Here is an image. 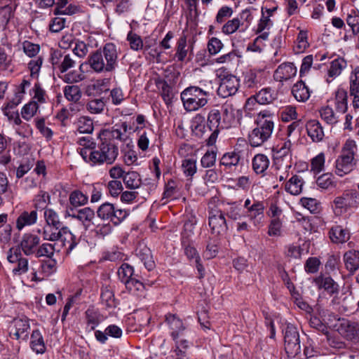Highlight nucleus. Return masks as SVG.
Instances as JSON below:
<instances>
[{
    "label": "nucleus",
    "mask_w": 359,
    "mask_h": 359,
    "mask_svg": "<svg viewBox=\"0 0 359 359\" xmlns=\"http://www.w3.org/2000/svg\"><path fill=\"white\" fill-rule=\"evenodd\" d=\"M241 158V151L233 150L232 151L225 153L221 160V165H224L226 168H231L238 164Z\"/></svg>",
    "instance_id": "nucleus-42"
},
{
    "label": "nucleus",
    "mask_w": 359,
    "mask_h": 359,
    "mask_svg": "<svg viewBox=\"0 0 359 359\" xmlns=\"http://www.w3.org/2000/svg\"><path fill=\"white\" fill-rule=\"evenodd\" d=\"M309 46L308 41V32L306 30H300L296 41L294 50L297 53H303Z\"/></svg>",
    "instance_id": "nucleus-56"
},
{
    "label": "nucleus",
    "mask_w": 359,
    "mask_h": 359,
    "mask_svg": "<svg viewBox=\"0 0 359 359\" xmlns=\"http://www.w3.org/2000/svg\"><path fill=\"white\" fill-rule=\"evenodd\" d=\"M266 73L261 69H250L243 74V85L247 88H255L264 82Z\"/></svg>",
    "instance_id": "nucleus-16"
},
{
    "label": "nucleus",
    "mask_w": 359,
    "mask_h": 359,
    "mask_svg": "<svg viewBox=\"0 0 359 359\" xmlns=\"http://www.w3.org/2000/svg\"><path fill=\"white\" fill-rule=\"evenodd\" d=\"M97 216L103 219L111 222L115 225L120 224L128 215L125 209H116L114 205L109 203L102 204L97 209Z\"/></svg>",
    "instance_id": "nucleus-9"
},
{
    "label": "nucleus",
    "mask_w": 359,
    "mask_h": 359,
    "mask_svg": "<svg viewBox=\"0 0 359 359\" xmlns=\"http://www.w3.org/2000/svg\"><path fill=\"white\" fill-rule=\"evenodd\" d=\"M44 58L42 55L31 58L27 63V69L30 72V77L37 79L39 76Z\"/></svg>",
    "instance_id": "nucleus-46"
},
{
    "label": "nucleus",
    "mask_w": 359,
    "mask_h": 359,
    "mask_svg": "<svg viewBox=\"0 0 359 359\" xmlns=\"http://www.w3.org/2000/svg\"><path fill=\"white\" fill-rule=\"evenodd\" d=\"M284 344L286 353L289 356H294L300 352L301 345L299 334L297 328L292 324L288 323L283 330Z\"/></svg>",
    "instance_id": "nucleus-8"
},
{
    "label": "nucleus",
    "mask_w": 359,
    "mask_h": 359,
    "mask_svg": "<svg viewBox=\"0 0 359 359\" xmlns=\"http://www.w3.org/2000/svg\"><path fill=\"white\" fill-rule=\"evenodd\" d=\"M346 269L350 273H354L359 269V251L349 250L343 257Z\"/></svg>",
    "instance_id": "nucleus-26"
},
{
    "label": "nucleus",
    "mask_w": 359,
    "mask_h": 359,
    "mask_svg": "<svg viewBox=\"0 0 359 359\" xmlns=\"http://www.w3.org/2000/svg\"><path fill=\"white\" fill-rule=\"evenodd\" d=\"M338 331L346 339L356 341L359 338V323L348 320H343L338 327Z\"/></svg>",
    "instance_id": "nucleus-17"
},
{
    "label": "nucleus",
    "mask_w": 359,
    "mask_h": 359,
    "mask_svg": "<svg viewBox=\"0 0 359 359\" xmlns=\"http://www.w3.org/2000/svg\"><path fill=\"white\" fill-rule=\"evenodd\" d=\"M256 127L249 134V142L252 147H259L271 136L273 128V114L269 110L260 111L255 118Z\"/></svg>",
    "instance_id": "nucleus-2"
},
{
    "label": "nucleus",
    "mask_w": 359,
    "mask_h": 359,
    "mask_svg": "<svg viewBox=\"0 0 359 359\" xmlns=\"http://www.w3.org/2000/svg\"><path fill=\"white\" fill-rule=\"evenodd\" d=\"M69 204L78 208L86 205L88 201V196L80 190H74L72 191L69 196Z\"/></svg>",
    "instance_id": "nucleus-45"
},
{
    "label": "nucleus",
    "mask_w": 359,
    "mask_h": 359,
    "mask_svg": "<svg viewBox=\"0 0 359 359\" xmlns=\"http://www.w3.org/2000/svg\"><path fill=\"white\" fill-rule=\"evenodd\" d=\"M292 142L290 140L278 144L276 148V158H291Z\"/></svg>",
    "instance_id": "nucleus-53"
},
{
    "label": "nucleus",
    "mask_w": 359,
    "mask_h": 359,
    "mask_svg": "<svg viewBox=\"0 0 359 359\" xmlns=\"http://www.w3.org/2000/svg\"><path fill=\"white\" fill-rule=\"evenodd\" d=\"M208 126L210 130L212 131L209 137L208 143L212 144L215 141L219 130L222 129V114L219 109L214 108L209 111Z\"/></svg>",
    "instance_id": "nucleus-15"
},
{
    "label": "nucleus",
    "mask_w": 359,
    "mask_h": 359,
    "mask_svg": "<svg viewBox=\"0 0 359 359\" xmlns=\"http://www.w3.org/2000/svg\"><path fill=\"white\" fill-rule=\"evenodd\" d=\"M304 182L298 175H293L285 184V190L292 195H299L302 191Z\"/></svg>",
    "instance_id": "nucleus-40"
},
{
    "label": "nucleus",
    "mask_w": 359,
    "mask_h": 359,
    "mask_svg": "<svg viewBox=\"0 0 359 359\" xmlns=\"http://www.w3.org/2000/svg\"><path fill=\"white\" fill-rule=\"evenodd\" d=\"M191 128L196 136L202 137L206 132L205 116L201 114H196L191 119Z\"/></svg>",
    "instance_id": "nucleus-36"
},
{
    "label": "nucleus",
    "mask_w": 359,
    "mask_h": 359,
    "mask_svg": "<svg viewBox=\"0 0 359 359\" xmlns=\"http://www.w3.org/2000/svg\"><path fill=\"white\" fill-rule=\"evenodd\" d=\"M102 302L105 304L107 308H114L116 303L114 299V292L110 287L105 286L102 288L101 292Z\"/></svg>",
    "instance_id": "nucleus-49"
},
{
    "label": "nucleus",
    "mask_w": 359,
    "mask_h": 359,
    "mask_svg": "<svg viewBox=\"0 0 359 359\" xmlns=\"http://www.w3.org/2000/svg\"><path fill=\"white\" fill-rule=\"evenodd\" d=\"M346 62L342 57H337L332 60L327 70L326 81L327 83L332 82L341 74L342 70L346 68Z\"/></svg>",
    "instance_id": "nucleus-24"
},
{
    "label": "nucleus",
    "mask_w": 359,
    "mask_h": 359,
    "mask_svg": "<svg viewBox=\"0 0 359 359\" xmlns=\"http://www.w3.org/2000/svg\"><path fill=\"white\" fill-rule=\"evenodd\" d=\"M30 346L32 349L37 354H42L46 350L43 337L39 330H35L31 334Z\"/></svg>",
    "instance_id": "nucleus-34"
},
{
    "label": "nucleus",
    "mask_w": 359,
    "mask_h": 359,
    "mask_svg": "<svg viewBox=\"0 0 359 359\" xmlns=\"http://www.w3.org/2000/svg\"><path fill=\"white\" fill-rule=\"evenodd\" d=\"M137 255L148 271H151L152 269H154L155 264L149 249L144 248L142 250H140L137 252Z\"/></svg>",
    "instance_id": "nucleus-58"
},
{
    "label": "nucleus",
    "mask_w": 359,
    "mask_h": 359,
    "mask_svg": "<svg viewBox=\"0 0 359 359\" xmlns=\"http://www.w3.org/2000/svg\"><path fill=\"white\" fill-rule=\"evenodd\" d=\"M210 93L198 86L186 88L180 94L183 107L186 111H196L205 107L209 100Z\"/></svg>",
    "instance_id": "nucleus-5"
},
{
    "label": "nucleus",
    "mask_w": 359,
    "mask_h": 359,
    "mask_svg": "<svg viewBox=\"0 0 359 359\" xmlns=\"http://www.w3.org/2000/svg\"><path fill=\"white\" fill-rule=\"evenodd\" d=\"M127 41L129 43L130 48L133 50L138 51L144 48L145 51L149 48V46L144 45L141 36L133 31L128 33Z\"/></svg>",
    "instance_id": "nucleus-44"
},
{
    "label": "nucleus",
    "mask_w": 359,
    "mask_h": 359,
    "mask_svg": "<svg viewBox=\"0 0 359 359\" xmlns=\"http://www.w3.org/2000/svg\"><path fill=\"white\" fill-rule=\"evenodd\" d=\"M106 107L104 98H95L87 102L86 108L87 111L93 114H102Z\"/></svg>",
    "instance_id": "nucleus-43"
},
{
    "label": "nucleus",
    "mask_w": 359,
    "mask_h": 359,
    "mask_svg": "<svg viewBox=\"0 0 359 359\" xmlns=\"http://www.w3.org/2000/svg\"><path fill=\"white\" fill-rule=\"evenodd\" d=\"M133 268L130 265L123 264L118 270V278L125 284L133 278Z\"/></svg>",
    "instance_id": "nucleus-63"
},
{
    "label": "nucleus",
    "mask_w": 359,
    "mask_h": 359,
    "mask_svg": "<svg viewBox=\"0 0 359 359\" xmlns=\"http://www.w3.org/2000/svg\"><path fill=\"white\" fill-rule=\"evenodd\" d=\"M29 329V321L27 318H15L10 324L9 335L16 340L27 341Z\"/></svg>",
    "instance_id": "nucleus-11"
},
{
    "label": "nucleus",
    "mask_w": 359,
    "mask_h": 359,
    "mask_svg": "<svg viewBox=\"0 0 359 359\" xmlns=\"http://www.w3.org/2000/svg\"><path fill=\"white\" fill-rule=\"evenodd\" d=\"M40 243V238L32 233H24L19 243V248L25 255H35L39 245Z\"/></svg>",
    "instance_id": "nucleus-14"
},
{
    "label": "nucleus",
    "mask_w": 359,
    "mask_h": 359,
    "mask_svg": "<svg viewBox=\"0 0 359 359\" xmlns=\"http://www.w3.org/2000/svg\"><path fill=\"white\" fill-rule=\"evenodd\" d=\"M264 205L261 201H255L252 203L248 211H246V215L255 226H258L262 222L264 219Z\"/></svg>",
    "instance_id": "nucleus-22"
},
{
    "label": "nucleus",
    "mask_w": 359,
    "mask_h": 359,
    "mask_svg": "<svg viewBox=\"0 0 359 359\" xmlns=\"http://www.w3.org/2000/svg\"><path fill=\"white\" fill-rule=\"evenodd\" d=\"M166 323L171 330V336L174 340H177L179 336L185 330V327L182 320L177 316L168 314L166 316Z\"/></svg>",
    "instance_id": "nucleus-25"
},
{
    "label": "nucleus",
    "mask_w": 359,
    "mask_h": 359,
    "mask_svg": "<svg viewBox=\"0 0 359 359\" xmlns=\"http://www.w3.org/2000/svg\"><path fill=\"white\" fill-rule=\"evenodd\" d=\"M118 48L113 43H106L102 49L88 56L87 63L96 73L111 72L118 65Z\"/></svg>",
    "instance_id": "nucleus-1"
},
{
    "label": "nucleus",
    "mask_w": 359,
    "mask_h": 359,
    "mask_svg": "<svg viewBox=\"0 0 359 359\" xmlns=\"http://www.w3.org/2000/svg\"><path fill=\"white\" fill-rule=\"evenodd\" d=\"M38 220V212L36 210H23L21 212L17 219L15 227L18 231H22L26 226L35 224Z\"/></svg>",
    "instance_id": "nucleus-18"
},
{
    "label": "nucleus",
    "mask_w": 359,
    "mask_h": 359,
    "mask_svg": "<svg viewBox=\"0 0 359 359\" xmlns=\"http://www.w3.org/2000/svg\"><path fill=\"white\" fill-rule=\"evenodd\" d=\"M84 79L83 70H72L65 74L62 76L64 81L68 83H78L84 80Z\"/></svg>",
    "instance_id": "nucleus-62"
},
{
    "label": "nucleus",
    "mask_w": 359,
    "mask_h": 359,
    "mask_svg": "<svg viewBox=\"0 0 359 359\" xmlns=\"http://www.w3.org/2000/svg\"><path fill=\"white\" fill-rule=\"evenodd\" d=\"M319 113L321 118L328 124L333 125L339 121L338 116L334 112L332 108L329 106L322 107Z\"/></svg>",
    "instance_id": "nucleus-52"
},
{
    "label": "nucleus",
    "mask_w": 359,
    "mask_h": 359,
    "mask_svg": "<svg viewBox=\"0 0 359 359\" xmlns=\"http://www.w3.org/2000/svg\"><path fill=\"white\" fill-rule=\"evenodd\" d=\"M234 109L231 104H225L222 106L221 114L222 115V128H229L235 121Z\"/></svg>",
    "instance_id": "nucleus-41"
},
{
    "label": "nucleus",
    "mask_w": 359,
    "mask_h": 359,
    "mask_svg": "<svg viewBox=\"0 0 359 359\" xmlns=\"http://www.w3.org/2000/svg\"><path fill=\"white\" fill-rule=\"evenodd\" d=\"M273 26V22L269 18V15H266L265 13L262 11V15L257 24L255 29L256 34L259 35L255 39V42L258 43L262 41H266L269 38V29Z\"/></svg>",
    "instance_id": "nucleus-20"
},
{
    "label": "nucleus",
    "mask_w": 359,
    "mask_h": 359,
    "mask_svg": "<svg viewBox=\"0 0 359 359\" xmlns=\"http://www.w3.org/2000/svg\"><path fill=\"white\" fill-rule=\"evenodd\" d=\"M192 51L191 46L187 45V36L183 35L179 38L176 45L175 57L179 62H183L186 60L189 54Z\"/></svg>",
    "instance_id": "nucleus-28"
},
{
    "label": "nucleus",
    "mask_w": 359,
    "mask_h": 359,
    "mask_svg": "<svg viewBox=\"0 0 359 359\" xmlns=\"http://www.w3.org/2000/svg\"><path fill=\"white\" fill-rule=\"evenodd\" d=\"M50 62L54 69L64 74L69 69L76 66V61L70 55H62L60 50H54L51 53Z\"/></svg>",
    "instance_id": "nucleus-13"
},
{
    "label": "nucleus",
    "mask_w": 359,
    "mask_h": 359,
    "mask_svg": "<svg viewBox=\"0 0 359 359\" xmlns=\"http://www.w3.org/2000/svg\"><path fill=\"white\" fill-rule=\"evenodd\" d=\"M65 97L71 102H76L81 97V90L77 86H67L64 88Z\"/></svg>",
    "instance_id": "nucleus-59"
},
{
    "label": "nucleus",
    "mask_w": 359,
    "mask_h": 359,
    "mask_svg": "<svg viewBox=\"0 0 359 359\" xmlns=\"http://www.w3.org/2000/svg\"><path fill=\"white\" fill-rule=\"evenodd\" d=\"M70 216L84 224L86 222L92 221L95 217V212L91 208L87 207L79 210L76 214Z\"/></svg>",
    "instance_id": "nucleus-60"
},
{
    "label": "nucleus",
    "mask_w": 359,
    "mask_h": 359,
    "mask_svg": "<svg viewBox=\"0 0 359 359\" xmlns=\"http://www.w3.org/2000/svg\"><path fill=\"white\" fill-rule=\"evenodd\" d=\"M182 244L184 247V254L187 257L190 261L198 262V259H201L200 255L190 240H182Z\"/></svg>",
    "instance_id": "nucleus-55"
},
{
    "label": "nucleus",
    "mask_w": 359,
    "mask_h": 359,
    "mask_svg": "<svg viewBox=\"0 0 359 359\" xmlns=\"http://www.w3.org/2000/svg\"><path fill=\"white\" fill-rule=\"evenodd\" d=\"M306 132L309 137L314 142H319L325 136L323 126L317 120H310L306 124Z\"/></svg>",
    "instance_id": "nucleus-23"
},
{
    "label": "nucleus",
    "mask_w": 359,
    "mask_h": 359,
    "mask_svg": "<svg viewBox=\"0 0 359 359\" xmlns=\"http://www.w3.org/2000/svg\"><path fill=\"white\" fill-rule=\"evenodd\" d=\"M238 88V80L236 76L223 79L218 88V94L223 97L234 95Z\"/></svg>",
    "instance_id": "nucleus-21"
},
{
    "label": "nucleus",
    "mask_w": 359,
    "mask_h": 359,
    "mask_svg": "<svg viewBox=\"0 0 359 359\" xmlns=\"http://www.w3.org/2000/svg\"><path fill=\"white\" fill-rule=\"evenodd\" d=\"M123 182L128 189H137L141 184L140 176L137 172H128L123 176Z\"/></svg>",
    "instance_id": "nucleus-47"
},
{
    "label": "nucleus",
    "mask_w": 359,
    "mask_h": 359,
    "mask_svg": "<svg viewBox=\"0 0 359 359\" xmlns=\"http://www.w3.org/2000/svg\"><path fill=\"white\" fill-rule=\"evenodd\" d=\"M297 74L296 67L291 62H285L280 65L273 74L276 81L283 82L294 77Z\"/></svg>",
    "instance_id": "nucleus-19"
},
{
    "label": "nucleus",
    "mask_w": 359,
    "mask_h": 359,
    "mask_svg": "<svg viewBox=\"0 0 359 359\" xmlns=\"http://www.w3.org/2000/svg\"><path fill=\"white\" fill-rule=\"evenodd\" d=\"M357 144L355 140L348 139L341 149V154L335 161V174L344 177L351 172L356 167L357 159L355 156Z\"/></svg>",
    "instance_id": "nucleus-4"
},
{
    "label": "nucleus",
    "mask_w": 359,
    "mask_h": 359,
    "mask_svg": "<svg viewBox=\"0 0 359 359\" xmlns=\"http://www.w3.org/2000/svg\"><path fill=\"white\" fill-rule=\"evenodd\" d=\"M87 328L93 331L100 323L102 319L99 311L94 308H88L85 312Z\"/></svg>",
    "instance_id": "nucleus-39"
},
{
    "label": "nucleus",
    "mask_w": 359,
    "mask_h": 359,
    "mask_svg": "<svg viewBox=\"0 0 359 359\" xmlns=\"http://www.w3.org/2000/svg\"><path fill=\"white\" fill-rule=\"evenodd\" d=\"M43 217L46 225H51L52 226H62L59 215L52 208H45Z\"/></svg>",
    "instance_id": "nucleus-54"
},
{
    "label": "nucleus",
    "mask_w": 359,
    "mask_h": 359,
    "mask_svg": "<svg viewBox=\"0 0 359 359\" xmlns=\"http://www.w3.org/2000/svg\"><path fill=\"white\" fill-rule=\"evenodd\" d=\"M7 260L10 264H15L12 269V273L14 276H21L28 271V259L22 255L21 250L18 248L9 249L7 252Z\"/></svg>",
    "instance_id": "nucleus-10"
},
{
    "label": "nucleus",
    "mask_w": 359,
    "mask_h": 359,
    "mask_svg": "<svg viewBox=\"0 0 359 359\" xmlns=\"http://www.w3.org/2000/svg\"><path fill=\"white\" fill-rule=\"evenodd\" d=\"M32 102H34L39 105L46 102L48 97L46 95V91L42 88L39 83H35L34 86L32 89Z\"/></svg>",
    "instance_id": "nucleus-51"
},
{
    "label": "nucleus",
    "mask_w": 359,
    "mask_h": 359,
    "mask_svg": "<svg viewBox=\"0 0 359 359\" xmlns=\"http://www.w3.org/2000/svg\"><path fill=\"white\" fill-rule=\"evenodd\" d=\"M79 144L81 147L80 154L83 159L88 163L90 162L88 153L94 152L97 146L96 144L89 137H83L79 139Z\"/></svg>",
    "instance_id": "nucleus-30"
},
{
    "label": "nucleus",
    "mask_w": 359,
    "mask_h": 359,
    "mask_svg": "<svg viewBox=\"0 0 359 359\" xmlns=\"http://www.w3.org/2000/svg\"><path fill=\"white\" fill-rule=\"evenodd\" d=\"M329 234L331 241L335 243H344L348 241L350 238L348 230L344 229L339 225L332 227Z\"/></svg>",
    "instance_id": "nucleus-31"
},
{
    "label": "nucleus",
    "mask_w": 359,
    "mask_h": 359,
    "mask_svg": "<svg viewBox=\"0 0 359 359\" xmlns=\"http://www.w3.org/2000/svg\"><path fill=\"white\" fill-rule=\"evenodd\" d=\"M358 194L355 190H346L334 198L332 208L336 215L346 213L350 208L357 207L359 201Z\"/></svg>",
    "instance_id": "nucleus-7"
},
{
    "label": "nucleus",
    "mask_w": 359,
    "mask_h": 359,
    "mask_svg": "<svg viewBox=\"0 0 359 359\" xmlns=\"http://www.w3.org/2000/svg\"><path fill=\"white\" fill-rule=\"evenodd\" d=\"M359 75L350 74V94L353 97L352 106L355 111L359 109Z\"/></svg>",
    "instance_id": "nucleus-38"
},
{
    "label": "nucleus",
    "mask_w": 359,
    "mask_h": 359,
    "mask_svg": "<svg viewBox=\"0 0 359 359\" xmlns=\"http://www.w3.org/2000/svg\"><path fill=\"white\" fill-rule=\"evenodd\" d=\"M243 25V22H241L239 18H235L228 20L222 27V32L224 34H231L236 32L241 26Z\"/></svg>",
    "instance_id": "nucleus-61"
},
{
    "label": "nucleus",
    "mask_w": 359,
    "mask_h": 359,
    "mask_svg": "<svg viewBox=\"0 0 359 359\" xmlns=\"http://www.w3.org/2000/svg\"><path fill=\"white\" fill-rule=\"evenodd\" d=\"M38 233L42 234L45 241H55L60 239L67 253H70L79 243L76 236L67 227L45 224L42 229L38 230Z\"/></svg>",
    "instance_id": "nucleus-3"
},
{
    "label": "nucleus",
    "mask_w": 359,
    "mask_h": 359,
    "mask_svg": "<svg viewBox=\"0 0 359 359\" xmlns=\"http://www.w3.org/2000/svg\"><path fill=\"white\" fill-rule=\"evenodd\" d=\"M21 46L24 53L29 57L33 58L39 55L40 45L26 40L22 43Z\"/></svg>",
    "instance_id": "nucleus-50"
},
{
    "label": "nucleus",
    "mask_w": 359,
    "mask_h": 359,
    "mask_svg": "<svg viewBox=\"0 0 359 359\" xmlns=\"http://www.w3.org/2000/svg\"><path fill=\"white\" fill-rule=\"evenodd\" d=\"M314 283L319 289H324L328 293L333 294L338 291V285L329 276H318L314 279Z\"/></svg>",
    "instance_id": "nucleus-35"
},
{
    "label": "nucleus",
    "mask_w": 359,
    "mask_h": 359,
    "mask_svg": "<svg viewBox=\"0 0 359 359\" xmlns=\"http://www.w3.org/2000/svg\"><path fill=\"white\" fill-rule=\"evenodd\" d=\"M209 226L212 233L222 235L227 231V224L222 210L209 207Z\"/></svg>",
    "instance_id": "nucleus-12"
},
{
    "label": "nucleus",
    "mask_w": 359,
    "mask_h": 359,
    "mask_svg": "<svg viewBox=\"0 0 359 359\" xmlns=\"http://www.w3.org/2000/svg\"><path fill=\"white\" fill-rule=\"evenodd\" d=\"M316 185L319 189L327 190L336 187L334 177L329 173L323 174L316 180Z\"/></svg>",
    "instance_id": "nucleus-48"
},
{
    "label": "nucleus",
    "mask_w": 359,
    "mask_h": 359,
    "mask_svg": "<svg viewBox=\"0 0 359 359\" xmlns=\"http://www.w3.org/2000/svg\"><path fill=\"white\" fill-rule=\"evenodd\" d=\"M31 87L30 80L24 79L22 82L16 86L15 93L11 101L13 102V105H18L24 100L27 90Z\"/></svg>",
    "instance_id": "nucleus-33"
},
{
    "label": "nucleus",
    "mask_w": 359,
    "mask_h": 359,
    "mask_svg": "<svg viewBox=\"0 0 359 359\" xmlns=\"http://www.w3.org/2000/svg\"><path fill=\"white\" fill-rule=\"evenodd\" d=\"M346 23L353 34L359 33V12L351 10L346 18Z\"/></svg>",
    "instance_id": "nucleus-64"
},
{
    "label": "nucleus",
    "mask_w": 359,
    "mask_h": 359,
    "mask_svg": "<svg viewBox=\"0 0 359 359\" xmlns=\"http://www.w3.org/2000/svg\"><path fill=\"white\" fill-rule=\"evenodd\" d=\"M334 104L337 111L344 114L348 109V94L345 89L339 88L334 92Z\"/></svg>",
    "instance_id": "nucleus-27"
},
{
    "label": "nucleus",
    "mask_w": 359,
    "mask_h": 359,
    "mask_svg": "<svg viewBox=\"0 0 359 359\" xmlns=\"http://www.w3.org/2000/svg\"><path fill=\"white\" fill-rule=\"evenodd\" d=\"M259 104H268L277 98L276 91L271 88H264L255 95Z\"/></svg>",
    "instance_id": "nucleus-37"
},
{
    "label": "nucleus",
    "mask_w": 359,
    "mask_h": 359,
    "mask_svg": "<svg viewBox=\"0 0 359 359\" xmlns=\"http://www.w3.org/2000/svg\"><path fill=\"white\" fill-rule=\"evenodd\" d=\"M269 159L266 155L257 154L252 160V168L256 174H264L269 168Z\"/></svg>",
    "instance_id": "nucleus-32"
},
{
    "label": "nucleus",
    "mask_w": 359,
    "mask_h": 359,
    "mask_svg": "<svg viewBox=\"0 0 359 359\" xmlns=\"http://www.w3.org/2000/svg\"><path fill=\"white\" fill-rule=\"evenodd\" d=\"M118 155V147L111 141H102L95 151L88 153L89 163L92 165L106 163L111 165L114 163Z\"/></svg>",
    "instance_id": "nucleus-6"
},
{
    "label": "nucleus",
    "mask_w": 359,
    "mask_h": 359,
    "mask_svg": "<svg viewBox=\"0 0 359 359\" xmlns=\"http://www.w3.org/2000/svg\"><path fill=\"white\" fill-rule=\"evenodd\" d=\"M292 93L297 101L302 102L307 101L311 96L309 88L302 81L294 84L292 88Z\"/></svg>",
    "instance_id": "nucleus-29"
},
{
    "label": "nucleus",
    "mask_w": 359,
    "mask_h": 359,
    "mask_svg": "<svg viewBox=\"0 0 359 359\" xmlns=\"http://www.w3.org/2000/svg\"><path fill=\"white\" fill-rule=\"evenodd\" d=\"M76 128L80 133H91L93 131V121L88 116H81L76 122Z\"/></svg>",
    "instance_id": "nucleus-57"
}]
</instances>
